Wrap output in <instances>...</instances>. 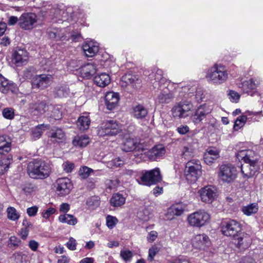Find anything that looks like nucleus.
Instances as JSON below:
<instances>
[{
    "label": "nucleus",
    "mask_w": 263,
    "mask_h": 263,
    "mask_svg": "<svg viewBox=\"0 0 263 263\" xmlns=\"http://www.w3.org/2000/svg\"><path fill=\"white\" fill-rule=\"evenodd\" d=\"M27 171L31 178L43 179L49 176L51 168L45 161L34 160L28 163Z\"/></svg>",
    "instance_id": "nucleus-1"
},
{
    "label": "nucleus",
    "mask_w": 263,
    "mask_h": 263,
    "mask_svg": "<svg viewBox=\"0 0 263 263\" xmlns=\"http://www.w3.org/2000/svg\"><path fill=\"white\" fill-rule=\"evenodd\" d=\"M205 78L208 82L220 85L227 80L228 71L223 65L215 64L208 70Z\"/></svg>",
    "instance_id": "nucleus-2"
},
{
    "label": "nucleus",
    "mask_w": 263,
    "mask_h": 263,
    "mask_svg": "<svg viewBox=\"0 0 263 263\" xmlns=\"http://www.w3.org/2000/svg\"><path fill=\"white\" fill-rule=\"evenodd\" d=\"M202 166L200 162L193 159L189 161L184 169V175L186 180L190 183L196 182L201 176Z\"/></svg>",
    "instance_id": "nucleus-3"
},
{
    "label": "nucleus",
    "mask_w": 263,
    "mask_h": 263,
    "mask_svg": "<svg viewBox=\"0 0 263 263\" xmlns=\"http://www.w3.org/2000/svg\"><path fill=\"white\" fill-rule=\"evenodd\" d=\"M210 218L209 213L200 210L189 214L187 217V221L192 227L200 228L208 223Z\"/></svg>",
    "instance_id": "nucleus-4"
},
{
    "label": "nucleus",
    "mask_w": 263,
    "mask_h": 263,
    "mask_svg": "<svg viewBox=\"0 0 263 263\" xmlns=\"http://www.w3.org/2000/svg\"><path fill=\"white\" fill-rule=\"evenodd\" d=\"M237 175L236 167L231 164H222L218 171V177L223 182H233L237 178Z\"/></svg>",
    "instance_id": "nucleus-5"
},
{
    "label": "nucleus",
    "mask_w": 263,
    "mask_h": 263,
    "mask_svg": "<svg viewBox=\"0 0 263 263\" xmlns=\"http://www.w3.org/2000/svg\"><path fill=\"white\" fill-rule=\"evenodd\" d=\"M121 126L115 121H107L99 128L98 134L99 136H115L121 131Z\"/></svg>",
    "instance_id": "nucleus-6"
},
{
    "label": "nucleus",
    "mask_w": 263,
    "mask_h": 263,
    "mask_svg": "<svg viewBox=\"0 0 263 263\" xmlns=\"http://www.w3.org/2000/svg\"><path fill=\"white\" fill-rule=\"evenodd\" d=\"M53 81V76L50 74H37L31 80L32 88L44 89L49 87Z\"/></svg>",
    "instance_id": "nucleus-7"
},
{
    "label": "nucleus",
    "mask_w": 263,
    "mask_h": 263,
    "mask_svg": "<svg viewBox=\"0 0 263 263\" xmlns=\"http://www.w3.org/2000/svg\"><path fill=\"white\" fill-rule=\"evenodd\" d=\"M198 140L192 139L191 141L185 143L181 149L180 156L182 159L189 160L194 157L198 147Z\"/></svg>",
    "instance_id": "nucleus-8"
},
{
    "label": "nucleus",
    "mask_w": 263,
    "mask_h": 263,
    "mask_svg": "<svg viewBox=\"0 0 263 263\" xmlns=\"http://www.w3.org/2000/svg\"><path fill=\"white\" fill-rule=\"evenodd\" d=\"M241 231L240 224L236 220H231L226 222L221 227L222 233L226 236L236 237Z\"/></svg>",
    "instance_id": "nucleus-9"
},
{
    "label": "nucleus",
    "mask_w": 263,
    "mask_h": 263,
    "mask_svg": "<svg viewBox=\"0 0 263 263\" xmlns=\"http://www.w3.org/2000/svg\"><path fill=\"white\" fill-rule=\"evenodd\" d=\"M162 177L160 171L158 168H156L149 171H146L141 177L142 184L150 186L160 181Z\"/></svg>",
    "instance_id": "nucleus-10"
},
{
    "label": "nucleus",
    "mask_w": 263,
    "mask_h": 263,
    "mask_svg": "<svg viewBox=\"0 0 263 263\" xmlns=\"http://www.w3.org/2000/svg\"><path fill=\"white\" fill-rule=\"evenodd\" d=\"M193 108V105L190 102H181L172 108V114L174 117L185 118L189 116V112Z\"/></svg>",
    "instance_id": "nucleus-11"
},
{
    "label": "nucleus",
    "mask_w": 263,
    "mask_h": 263,
    "mask_svg": "<svg viewBox=\"0 0 263 263\" xmlns=\"http://www.w3.org/2000/svg\"><path fill=\"white\" fill-rule=\"evenodd\" d=\"M212 109L213 107L209 104L205 103L200 105L191 116L192 121L195 125L199 124L211 113Z\"/></svg>",
    "instance_id": "nucleus-12"
},
{
    "label": "nucleus",
    "mask_w": 263,
    "mask_h": 263,
    "mask_svg": "<svg viewBox=\"0 0 263 263\" xmlns=\"http://www.w3.org/2000/svg\"><path fill=\"white\" fill-rule=\"evenodd\" d=\"M201 200L205 203H212L217 196V191L215 187L207 185L201 188L198 191Z\"/></svg>",
    "instance_id": "nucleus-13"
},
{
    "label": "nucleus",
    "mask_w": 263,
    "mask_h": 263,
    "mask_svg": "<svg viewBox=\"0 0 263 263\" xmlns=\"http://www.w3.org/2000/svg\"><path fill=\"white\" fill-rule=\"evenodd\" d=\"M37 22L36 15L33 13H24L19 18L18 25L24 30H30L35 27Z\"/></svg>",
    "instance_id": "nucleus-14"
},
{
    "label": "nucleus",
    "mask_w": 263,
    "mask_h": 263,
    "mask_svg": "<svg viewBox=\"0 0 263 263\" xmlns=\"http://www.w3.org/2000/svg\"><path fill=\"white\" fill-rule=\"evenodd\" d=\"M122 149L126 152L136 151L138 152H143L146 149L144 145L138 142L137 140L130 138L126 137L123 141L122 145Z\"/></svg>",
    "instance_id": "nucleus-15"
},
{
    "label": "nucleus",
    "mask_w": 263,
    "mask_h": 263,
    "mask_svg": "<svg viewBox=\"0 0 263 263\" xmlns=\"http://www.w3.org/2000/svg\"><path fill=\"white\" fill-rule=\"evenodd\" d=\"M239 161H243L245 163H257L258 159L257 154L252 149H242L236 154Z\"/></svg>",
    "instance_id": "nucleus-16"
},
{
    "label": "nucleus",
    "mask_w": 263,
    "mask_h": 263,
    "mask_svg": "<svg viewBox=\"0 0 263 263\" xmlns=\"http://www.w3.org/2000/svg\"><path fill=\"white\" fill-rule=\"evenodd\" d=\"M55 187L57 194L60 196H64L70 193L72 185L68 178H61L57 180Z\"/></svg>",
    "instance_id": "nucleus-17"
},
{
    "label": "nucleus",
    "mask_w": 263,
    "mask_h": 263,
    "mask_svg": "<svg viewBox=\"0 0 263 263\" xmlns=\"http://www.w3.org/2000/svg\"><path fill=\"white\" fill-rule=\"evenodd\" d=\"M234 243L238 248L246 249L251 244L252 239L249 234L240 232L234 238Z\"/></svg>",
    "instance_id": "nucleus-18"
},
{
    "label": "nucleus",
    "mask_w": 263,
    "mask_h": 263,
    "mask_svg": "<svg viewBox=\"0 0 263 263\" xmlns=\"http://www.w3.org/2000/svg\"><path fill=\"white\" fill-rule=\"evenodd\" d=\"M185 206L184 204L177 203L171 206L167 210L165 214V217L168 220H172L176 216H181L185 211Z\"/></svg>",
    "instance_id": "nucleus-19"
},
{
    "label": "nucleus",
    "mask_w": 263,
    "mask_h": 263,
    "mask_svg": "<svg viewBox=\"0 0 263 263\" xmlns=\"http://www.w3.org/2000/svg\"><path fill=\"white\" fill-rule=\"evenodd\" d=\"M210 244L209 237L205 234L196 235L192 239L193 246L196 249H204Z\"/></svg>",
    "instance_id": "nucleus-20"
},
{
    "label": "nucleus",
    "mask_w": 263,
    "mask_h": 263,
    "mask_svg": "<svg viewBox=\"0 0 263 263\" xmlns=\"http://www.w3.org/2000/svg\"><path fill=\"white\" fill-rule=\"evenodd\" d=\"M17 90L16 85L10 82L0 74V91L3 93H15Z\"/></svg>",
    "instance_id": "nucleus-21"
},
{
    "label": "nucleus",
    "mask_w": 263,
    "mask_h": 263,
    "mask_svg": "<svg viewBox=\"0 0 263 263\" xmlns=\"http://www.w3.org/2000/svg\"><path fill=\"white\" fill-rule=\"evenodd\" d=\"M28 59V52L26 50L17 49L13 53L12 61L17 66L25 64Z\"/></svg>",
    "instance_id": "nucleus-22"
},
{
    "label": "nucleus",
    "mask_w": 263,
    "mask_h": 263,
    "mask_svg": "<svg viewBox=\"0 0 263 263\" xmlns=\"http://www.w3.org/2000/svg\"><path fill=\"white\" fill-rule=\"evenodd\" d=\"M131 116L137 120H143L148 114V109L143 105L138 104L132 107Z\"/></svg>",
    "instance_id": "nucleus-23"
},
{
    "label": "nucleus",
    "mask_w": 263,
    "mask_h": 263,
    "mask_svg": "<svg viewBox=\"0 0 263 263\" xmlns=\"http://www.w3.org/2000/svg\"><path fill=\"white\" fill-rule=\"evenodd\" d=\"M49 106L43 101L32 104L30 105V112L32 116H40L48 111Z\"/></svg>",
    "instance_id": "nucleus-24"
},
{
    "label": "nucleus",
    "mask_w": 263,
    "mask_h": 263,
    "mask_svg": "<svg viewBox=\"0 0 263 263\" xmlns=\"http://www.w3.org/2000/svg\"><path fill=\"white\" fill-rule=\"evenodd\" d=\"M119 96L118 93L108 92L105 97V103L107 109L111 110L118 105Z\"/></svg>",
    "instance_id": "nucleus-25"
},
{
    "label": "nucleus",
    "mask_w": 263,
    "mask_h": 263,
    "mask_svg": "<svg viewBox=\"0 0 263 263\" xmlns=\"http://www.w3.org/2000/svg\"><path fill=\"white\" fill-rule=\"evenodd\" d=\"M82 49L86 57H92L98 52L99 46L97 42L87 41L83 44Z\"/></svg>",
    "instance_id": "nucleus-26"
},
{
    "label": "nucleus",
    "mask_w": 263,
    "mask_h": 263,
    "mask_svg": "<svg viewBox=\"0 0 263 263\" xmlns=\"http://www.w3.org/2000/svg\"><path fill=\"white\" fill-rule=\"evenodd\" d=\"M258 168L257 163L247 162L241 165V172L245 177L250 178L255 175Z\"/></svg>",
    "instance_id": "nucleus-27"
},
{
    "label": "nucleus",
    "mask_w": 263,
    "mask_h": 263,
    "mask_svg": "<svg viewBox=\"0 0 263 263\" xmlns=\"http://www.w3.org/2000/svg\"><path fill=\"white\" fill-rule=\"evenodd\" d=\"M220 156L219 151L215 147H210L206 149L203 156L204 162L208 165H211Z\"/></svg>",
    "instance_id": "nucleus-28"
},
{
    "label": "nucleus",
    "mask_w": 263,
    "mask_h": 263,
    "mask_svg": "<svg viewBox=\"0 0 263 263\" xmlns=\"http://www.w3.org/2000/svg\"><path fill=\"white\" fill-rule=\"evenodd\" d=\"M148 79L152 84H153L155 87H157L155 83H158L161 85L166 82V78L163 77V71L159 69H154L151 73L148 76Z\"/></svg>",
    "instance_id": "nucleus-29"
},
{
    "label": "nucleus",
    "mask_w": 263,
    "mask_h": 263,
    "mask_svg": "<svg viewBox=\"0 0 263 263\" xmlns=\"http://www.w3.org/2000/svg\"><path fill=\"white\" fill-rule=\"evenodd\" d=\"M97 70V65L95 63H87L79 68V71L82 77L87 78L94 74Z\"/></svg>",
    "instance_id": "nucleus-30"
},
{
    "label": "nucleus",
    "mask_w": 263,
    "mask_h": 263,
    "mask_svg": "<svg viewBox=\"0 0 263 263\" xmlns=\"http://www.w3.org/2000/svg\"><path fill=\"white\" fill-rule=\"evenodd\" d=\"M260 84V81L257 79H251L245 80L238 84V87L241 88L244 93H248L256 88Z\"/></svg>",
    "instance_id": "nucleus-31"
},
{
    "label": "nucleus",
    "mask_w": 263,
    "mask_h": 263,
    "mask_svg": "<svg viewBox=\"0 0 263 263\" xmlns=\"http://www.w3.org/2000/svg\"><path fill=\"white\" fill-rule=\"evenodd\" d=\"M165 149L162 145H158L154 146L152 149L148 151V158L152 160H156L164 155Z\"/></svg>",
    "instance_id": "nucleus-32"
},
{
    "label": "nucleus",
    "mask_w": 263,
    "mask_h": 263,
    "mask_svg": "<svg viewBox=\"0 0 263 263\" xmlns=\"http://www.w3.org/2000/svg\"><path fill=\"white\" fill-rule=\"evenodd\" d=\"M93 82L98 86L105 87L110 83V77L106 73H101L94 77Z\"/></svg>",
    "instance_id": "nucleus-33"
},
{
    "label": "nucleus",
    "mask_w": 263,
    "mask_h": 263,
    "mask_svg": "<svg viewBox=\"0 0 263 263\" xmlns=\"http://www.w3.org/2000/svg\"><path fill=\"white\" fill-rule=\"evenodd\" d=\"M90 124V119L89 114L85 112L77 120V126L78 128L82 131L88 129Z\"/></svg>",
    "instance_id": "nucleus-34"
},
{
    "label": "nucleus",
    "mask_w": 263,
    "mask_h": 263,
    "mask_svg": "<svg viewBox=\"0 0 263 263\" xmlns=\"http://www.w3.org/2000/svg\"><path fill=\"white\" fill-rule=\"evenodd\" d=\"M174 98V95L171 91L164 90L158 96L157 101L161 104H167L171 102Z\"/></svg>",
    "instance_id": "nucleus-35"
},
{
    "label": "nucleus",
    "mask_w": 263,
    "mask_h": 263,
    "mask_svg": "<svg viewBox=\"0 0 263 263\" xmlns=\"http://www.w3.org/2000/svg\"><path fill=\"white\" fill-rule=\"evenodd\" d=\"M89 142V138L86 135L76 136L72 141L74 146L81 148L86 146Z\"/></svg>",
    "instance_id": "nucleus-36"
},
{
    "label": "nucleus",
    "mask_w": 263,
    "mask_h": 263,
    "mask_svg": "<svg viewBox=\"0 0 263 263\" xmlns=\"http://www.w3.org/2000/svg\"><path fill=\"white\" fill-rule=\"evenodd\" d=\"M48 137L51 138L52 142L59 143L65 138V133L60 128L52 129L49 133Z\"/></svg>",
    "instance_id": "nucleus-37"
},
{
    "label": "nucleus",
    "mask_w": 263,
    "mask_h": 263,
    "mask_svg": "<svg viewBox=\"0 0 263 263\" xmlns=\"http://www.w3.org/2000/svg\"><path fill=\"white\" fill-rule=\"evenodd\" d=\"M48 34L50 38L55 39L56 41H67L69 36H67L62 29H52L48 31Z\"/></svg>",
    "instance_id": "nucleus-38"
},
{
    "label": "nucleus",
    "mask_w": 263,
    "mask_h": 263,
    "mask_svg": "<svg viewBox=\"0 0 263 263\" xmlns=\"http://www.w3.org/2000/svg\"><path fill=\"white\" fill-rule=\"evenodd\" d=\"M11 141L7 136H0V154L8 153L11 149Z\"/></svg>",
    "instance_id": "nucleus-39"
},
{
    "label": "nucleus",
    "mask_w": 263,
    "mask_h": 263,
    "mask_svg": "<svg viewBox=\"0 0 263 263\" xmlns=\"http://www.w3.org/2000/svg\"><path fill=\"white\" fill-rule=\"evenodd\" d=\"M121 80L126 85H131L133 87H137L140 84V80L130 74H125L122 77Z\"/></svg>",
    "instance_id": "nucleus-40"
},
{
    "label": "nucleus",
    "mask_w": 263,
    "mask_h": 263,
    "mask_svg": "<svg viewBox=\"0 0 263 263\" xmlns=\"http://www.w3.org/2000/svg\"><path fill=\"white\" fill-rule=\"evenodd\" d=\"M125 198L122 194L117 193L114 194L110 199L111 205L114 207H118L125 203Z\"/></svg>",
    "instance_id": "nucleus-41"
},
{
    "label": "nucleus",
    "mask_w": 263,
    "mask_h": 263,
    "mask_svg": "<svg viewBox=\"0 0 263 263\" xmlns=\"http://www.w3.org/2000/svg\"><path fill=\"white\" fill-rule=\"evenodd\" d=\"M258 210V205L257 203H252L247 205L244 206L242 208L243 213L247 216H250L257 212Z\"/></svg>",
    "instance_id": "nucleus-42"
},
{
    "label": "nucleus",
    "mask_w": 263,
    "mask_h": 263,
    "mask_svg": "<svg viewBox=\"0 0 263 263\" xmlns=\"http://www.w3.org/2000/svg\"><path fill=\"white\" fill-rule=\"evenodd\" d=\"M59 220L62 223H67L69 225H75L77 222V219L73 215L70 214L61 215L59 217Z\"/></svg>",
    "instance_id": "nucleus-43"
},
{
    "label": "nucleus",
    "mask_w": 263,
    "mask_h": 263,
    "mask_svg": "<svg viewBox=\"0 0 263 263\" xmlns=\"http://www.w3.org/2000/svg\"><path fill=\"white\" fill-rule=\"evenodd\" d=\"M47 114L52 117L55 120H58L61 118L62 114L58 107L50 105L48 107Z\"/></svg>",
    "instance_id": "nucleus-44"
},
{
    "label": "nucleus",
    "mask_w": 263,
    "mask_h": 263,
    "mask_svg": "<svg viewBox=\"0 0 263 263\" xmlns=\"http://www.w3.org/2000/svg\"><path fill=\"white\" fill-rule=\"evenodd\" d=\"M7 213L8 218L12 221H16L20 218V215L14 207H8Z\"/></svg>",
    "instance_id": "nucleus-45"
},
{
    "label": "nucleus",
    "mask_w": 263,
    "mask_h": 263,
    "mask_svg": "<svg viewBox=\"0 0 263 263\" xmlns=\"http://www.w3.org/2000/svg\"><path fill=\"white\" fill-rule=\"evenodd\" d=\"M69 89L67 85H62L55 88V94L58 97L64 98L68 96Z\"/></svg>",
    "instance_id": "nucleus-46"
},
{
    "label": "nucleus",
    "mask_w": 263,
    "mask_h": 263,
    "mask_svg": "<svg viewBox=\"0 0 263 263\" xmlns=\"http://www.w3.org/2000/svg\"><path fill=\"white\" fill-rule=\"evenodd\" d=\"M48 128L47 126L44 124H41L34 128L32 130V134L34 138H39L43 134V131Z\"/></svg>",
    "instance_id": "nucleus-47"
},
{
    "label": "nucleus",
    "mask_w": 263,
    "mask_h": 263,
    "mask_svg": "<svg viewBox=\"0 0 263 263\" xmlns=\"http://www.w3.org/2000/svg\"><path fill=\"white\" fill-rule=\"evenodd\" d=\"M247 119L246 116L242 115L238 117L235 121L234 128L236 130H238L241 127H242L245 124Z\"/></svg>",
    "instance_id": "nucleus-48"
},
{
    "label": "nucleus",
    "mask_w": 263,
    "mask_h": 263,
    "mask_svg": "<svg viewBox=\"0 0 263 263\" xmlns=\"http://www.w3.org/2000/svg\"><path fill=\"white\" fill-rule=\"evenodd\" d=\"M93 171V170L91 168L87 166H84L80 167L79 171V175L82 178L85 179L88 177L90 173Z\"/></svg>",
    "instance_id": "nucleus-49"
},
{
    "label": "nucleus",
    "mask_w": 263,
    "mask_h": 263,
    "mask_svg": "<svg viewBox=\"0 0 263 263\" xmlns=\"http://www.w3.org/2000/svg\"><path fill=\"white\" fill-rule=\"evenodd\" d=\"M86 204L91 208H95L100 204L99 199L97 196H91L88 198L86 201Z\"/></svg>",
    "instance_id": "nucleus-50"
},
{
    "label": "nucleus",
    "mask_w": 263,
    "mask_h": 263,
    "mask_svg": "<svg viewBox=\"0 0 263 263\" xmlns=\"http://www.w3.org/2000/svg\"><path fill=\"white\" fill-rule=\"evenodd\" d=\"M10 160L8 159H3L0 160V175L3 174L9 168Z\"/></svg>",
    "instance_id": "nucleus-51"
},
{
    "label": "nucleus",
    "mask_w": 263,
    "mask_h": 263,
    "mask_svg": "<svg viewBox=\"0 0 263 263\" xmlns=\"http://www.w3.org/2000/svg\"><path fill=\"white\" fill-rule=\"evenodd\" d=\"M159 251V249L156 246H153L148 250V260L152 261L154 259V257Z\"/></svg>",
    "instance_id": "nucleus-52"
},
{
    "label": "nucleus",
    "mask_w": 263,
    "mask_h": 263,
    "mask_svg": "<svg viewBox=\"0 0 263 263\" xmlns=\"http://www.w3.org/2000/svg\"><path fill=\"white\" fill-rule=\"evenodd\" d=\"M229 99L232 102L237 103L240 99L239 94L234 90H230L228 93Z\"/></svg>",
    "instance_id": "nucleus-53"
},
{
    "label": "nucleus",
    "mask_w": 263,
    "mask_h": 263,
    "mask_svg": "<svg viewBox=\"0 0 263 263\" xmlns=\"http://www.w3.org/2000/svg\"><path fill=\"white\" fill-rule=\"evenodd\" d=\"M2 114L3 117L7 119H13L14 115L13 109L11 108H4L3 110Z\"/></svg>",
    "instance_id": "nucleus-54"
},
{
    "label": "nucleus",
    "mask_w": 263,
    "mask_h": 263,
    "mask_svg": "<svg viewBox=\"0 0 263 263\" xmlns=\"http://www.w3.org/2000/svg\"><path fill=\"white\" fill-rule=\"evenodd\" d=\"M118 222V219L114 216L108 215L106 217V225L110 228L112 229Z\"/></svg>",
    "instance_id": "nucleus-55"
},
{
    "label": "nucleus",
    "mask_w": 263,
    "mask_h": 263,
    "mask_svg": "<svg viewBox=\"0 0 263 263\" xmlns=\"http://www.w3.org/2000/svg\"><path fill=\"white\" fill-rule=\"evenodd\" d=\"M21 240L15 236H11L9 239L8 246L10 248H16L20 244Z\"/></svg>",
    "instance_id": "nucleus-56"
},
{
    "label": "nucleus",
    "mask_w": 263,
    "mask_h": 263,
    "mask_svg": "<svg viewBox=\"0 0 263 263\" xmlns=\"http://www.w3.org/2000/svg\"><path fill=\"white\" fill-rule=\"evenodd\" d=\"M55 212V209L53 208H49L47 210H44L42 212V217L47 219L49 217Z\"/></svg>",
    "instance_id": "nucleus-57"
},
{
    "label": "nucleus",
    "mask_w": 263,
    "mask_h": 263,
    "mask_svg": "<svg viewBox=\"0 0 263 263\" xmlns=\"http://www.w3.org/2000/svg\"><path fill=\"white\" fill-rule=\"evenodd\" d=\"M158 236V233L156 231H152L148 233L146 239L149 242H154L156 240Z\"/></svg>",
    "instance_id": "nucleus-58"
},
{
    "label": "nucleus",
    "mask_w": 263,
    "mask_h": 263,
    "mask_svg": "<svg viewBox=\"0 0 263 263\" xmlns=\"http://www.w3.org/2000/svg\"><path fill=\"white\" fill-rule=\"evenodd\" d=\"M74 164L73 163L67 161L64 162L62 165V167L66 173L71 172L74 168Z\"/></svg>",
    "instance_id": "nucleus-59"
},
{
    "label": "nucleus",
    "mask_w": 263,
    "mask_h": 263,
    "mask_svg": "<svg viewBox=\"0 0 263 263\" xmlns=\"http://www.w3.org/2000/svg\"><path fill=\"white\" fill-rule=\"evenodd\" d=\"M76 240L72 237H70L66 243L67 247L71 251H74L76 249Z\"/></svg>",
    "instance_id": "nucleus-60"
},
{
    "label": "nucleus",
    "mask_w": 263,
    "mask_h": 263,
    "mask_svg": "<svg viewBox=\"0 0 263 263\" xmlns=\"http://www.w3.org/2000/svg\"><path fill=\"white\" fill-rule=\"evenodd\" d=\"M177 131L180 135H185L190 131V128L186 125L182 124L177 127Z\"/></svg>",
    "instance_id": "nucleus-61"
},
{
    "label": "nucleus",
    "mask_w": 263,
    "mask_h": 263,
    "mask_svg": "<svg viewBox=\"0 0 263 263\" xmlns=\"http://www.w3.org/2000/svg\"><path fill=\"white\" fill-rule=\"evenodd\" d=\"M204 96L203 91L201 89H198L196 90L195 93V98L198 102H200L203 101Z\"/></svg>",
    "instance_id": "nucleus-62"
},
{
    "label": "nucleus",
    "mask_w": 263,
    "mask_h": 263,
    "mask_svg": "<svg viewBox=\"0 0 263 263\" xmlns=\"http://www.w3.org/2000/svg\"><path fill=\"white\" fill-rule=\"evenodd\" d=\"M37 211L38 207L35 205L28 208L27 209V213L29 216H34L36 214Z\"/></svg>",
    "instance_id": "nucleus-63"
},
{
    "label": "nucleus",
    "mask_w": 263,
    "mask_h": 263,
    "mask_svg": "<svg viewBox=\"0 0 263 263\" xmlns=\"http://www.w3.org/2000/svg\"><path fill=\"white\" fill-rule=\"evenodd\" d=\"M120 254H121V256L122 257V258L125 260H128L133 256V253L130 251H121Z\"/></svg>",
    "instance_id": "nucleus-64"
}]
</instances>
